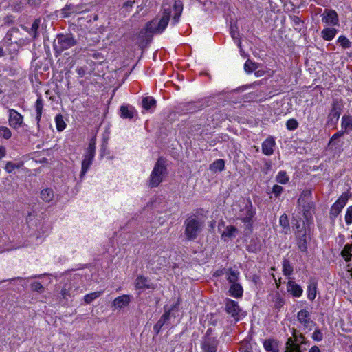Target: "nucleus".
Here are the masks:
<instances>
[{"label":"nucleus","mask_w":352,"mask_h":352,"mask_svg":"<svg viewBox=\"0 0 352 352\" xmlns=\"http://www.w3.org/2000/svg\"><path fill=\"white\" fill-rule=\"evenodd\" d=\"M183 3L179 0L174 1L173 8L170 5L163 3L162 8V16L160 19H153L152 21L148 22L146 25V30L147 32L152 34H162L166 28L172 13V10L174 14L172 18L171 24L175 25L179 23L180 16L183 12Z\"/></svg>","instance_id":"nucleus-1"},{"label":"nucleus","mask_w":352,"mask_h":352,"mask_svg":"<svg viewBox=\"0 0 352 352\" xmlns=\"http://www.w3.org/2000/svg\"><path fill=\"white\" fill-rule=\"evenodd\" d=\"M236 219L240 220L245 226V230L250 233L253 230L254 217L256 210L250 199L240 200L233 206L232 208Z\"/></svg>","instance_id":"nucleus-2"},{"label":"nucleus","mask_w":352,"mask_h":352,"mask_svg":"<svg viewBox=\"0 0 352 352\" xmlns=\"http://www.w3.org/2000/svg\"><path fill=\"white\" fill-rule=\"evenodd\" d=\"M167 174L166 160L162 157H159L148 178L149 187H157L164 181Z\"/></svg>","instance_id":"nucleus-3"},{"label":"nucleus","mask_w":352,"mask_h":352,"mask_svg":"<svg viewBox=\"0 0 352 352\" xmlns=\"http://www.w3.org/2000/svg\"><path fill=\"white\" fill-rule=\"evenodd\" d=\"M299 210L302 212L304 218L308 221L312 218L315 204L311 199V191H303L298 200Z\"/></svg>","instance_id":"nucleus-4"},{"label":"nucleus","mask_w":352,"mask_h":352,"mask_svg":"<svg viewBox=\"0 0 352 352\" xmlns=\"http://www.w3.org/2000/svg\"><path fill=\"white\" fill-rule=\"evenodd\" d=\"M184 234L188 241H192L198 237L201 232L202 223L195 217H189L184 221Z\"/></svg>","instance_id":"nucleus-5"},{"label":"nucleus","mask_w":352,"mask_h":352,"mask_svg":"<svg viewBox=\"0 0 352 352\" xmlns=\"http://www.w3.org/2000/svg\"><path fill=\"white\" fill-rule=\"evenodd\" d=\"M96 138L93 137L90 140L89 145L86 149L85 154L84 155V158L82 161L81 171L80 175L81 179L85 175L86 173L88 171L91 165L92 164L96 153Z\"/></svg>","instance_id":"nucleus-6"},{"label":"nucleus","mask_w":352,"mask_h":352,"mask_svg":"<svg viewBox=\"0 0 352 352\" xmlns=\"http://www.w3.org/2000/svg\"><path fill=\"white\" fill-rule=\"evenodd\" d=\"M296 320L300 324V329L305 333L311 331L316 324L311 318V313L306 309L298 311Z\"/></svg>","instance_id":"nucleus-7"},{"label":"nucleus","mask_w":352,"mask_h":352,"mask_svg":"<svg viewBox=\"0 0 352 352\" xmlns=\"http://www.w3.org/2000/svg\"><path fill=\"white\" fill-rule=\"evenodd\" d=\"M349 199V196L348 193H342L331 206L329 212V217L331 220H335L339 216L342 209L346 206Z\"/></svg>","instance_id":"nucleus-8"},{"label":"nucleus","mask_w":352,"mask_h":352,"mask_svg":"<svg viewBox=\"0 0 352 352\" xmlns=\"http://www.w3.org/2000/svg\"><path fill=\"white\" fill-rule=\"evenodd\" d=\"M320 16L322 22L327 26L336 27L340 25L339 16L333 9H324Z\"/></svg>","instance_id":"nucleus-9"},{"label":"nucleus","mask_w":352,"mask_h":352,"mask_svg":"<svg viewBox=\"0 0 352 352\" xmlns=\"http://www.w3.org/2000/svg\"><path fill=\"white\" fill-rule=\"evenodd\" d=\"M210 332L211 329H208L203 338L201 342L202 352H217L219 341L215 337L210 335Z\"/></svg>","instance_id":"nucleus-10"},{"label":"nucleus","mask_w":352,"mask_h":352,"mask_svg":"<svg viewBox=\"0 0 352 352\" xmlns=\"http://www.w3.org/2000/svg\"><path fill=\"white\" fill-rule=\"evenodd\" d=\"M293 336L294 340L292 338L287 339L285 352H302L300 349V344L304 343L305 336L302 334H300L298 337L296 336L295 330L294 331Z\"/></svg>","instance_id":"nucleus-11"},{"label":"nucleus","mask_w":352,"mask_h":352,"mask_svg":"<svg viewBox=\"0 0 352 352\" xmlns=\"http://www.w3.org/2000/svg\"><path fill=\"white\" fill-rule=\"evenodd\" d=\"M342 105L338 100H334L332 103L331 109L328 115V122L331 125L336 124L339 120Z\"/></svg>","instance_id":"nucleus-12"},{"label":"nucleus","mask_w":352,"mask_h":352,"mask_svg":"<svg viewBox=\"0 0 352 352\" xmlns=\"http://www.w3.org/2000/svg\"><path fill=\"white\" fill-rule=\"evenodd\" d=\"M225 309L236 321L239 320L241 309L236 301L227 298L225 303Z\"/></svg>","instance_id":"nucleus-13"},{"label":"nucleus","mask_w":352,"mask_h":352,"mask_svg":"<svg viewBox=\"0 0 352 352\" xmlns=\"http://www.w3.org/2000/svg\"><path fill=\"white\" fill-rule=\"evenodd\" d=\"M295 239L296 245L300 251L306 252L308 248L309 236L307 231L295 232Z\"/></svg>","instance_id":"nucleus-14"},{"label":"nucleus","mask_w":352,"mask_h":352,"mask_svg":"<svg viewBox=\"0 0 352 352\" xmlns=\"http://www.w3.org/2000/svg\"><path fill=\"white\" fill-rule=\"evenodd\" d=\"M9 125L14 129H19L23 123V117L17 111L14 109L9 110Z\"/></svg>","instance_id":"nucleus-15"},{"label":"nucleus","mask_w":352,"mask_h":352,"mask_svg":"<svg viewBox=\"0 0 352 352\" xmlns=\"http://www.w3.org/2000/svg\"><path fill=\"white\" fill-rule=\"evenodd\" d=\"M287 291L292 296L299 298L303 293L302 287L297 284L295 281L289 280L287 283Z\"/></svg>","instance_id":"nucleus-16"},{"label":"nucleus","mask_w":352,"mask_h":352,"mask_svg":"<svg viewBox=\"0 0 352 352\" xmlns=\"http://www.w3.org/2000/svg\"><path fill=\"white\" fill-rule=\"evenodd\" d=\"M54 47L56 56H61L62 53L66 50V36L64 35L58 36L54 41Z\"/></svg>","instance_id":"nucleus-17"},{"label":"nucleus","mask_w":352,"mask_h":352,"mask_svg":"<svg viewBox=\"0 0 352 352\" xmlns=\"http://www.w3.org/2000/svg\"><path fill=\"white\" fill-rule=\"evenodd\" d=\"M135 285L138 289H155V285L151 283L148 278L144 276L139 275L135 280Z\"/></svg>","instance_id":"nucleus-18"},{"label":"nucleus","mask_w":352,"mask_h":352,"mask_svg":"<svg viewBox=\"0 0 352 352\" xmlns=\"http://www.w3.org/2000/svg\"><path fill=\"white\" fill-rule=\"evenodd\" d=\"M276 145L274 138L270 137L265 140L262 143V152L267 156H270L274 153V148Z\"/></svg>","instance_id":"nucleus-19"},{"label":"nucleus","mask_w":352,"mask_h":352,"mask_svg":"<svg viewBox=\"0 0 352 352\" xmlns=\"http://www.w3.org/2000/svg\"><path fill=\"white\" fill-rule=\"evenodd\" d=\"M172 309L165 311L164 314L153 327V330L156 334H158L162 327L170 320Z\"/></svg>","instance_id":"nucleus-20"},{"label":"nucleus","mask_w":352,"mask_h":352,"mask_svg":"<svg viewBox=\"0 0 352 352\" xmlns=\"http://www.w3.org/2000/svg\"><path fill=\"white\" fill-rule=\"evenodd\" d=\"M131 302V296L127 294H124L116 298L112 305L116 309H122L127 306Z\"/></svg>","instance_id":"nucleus-21"},{"label":"nucleus","mask_w":352,"mask_h":352,"mask_svg":"<svg viewBox=\"0 0 352 352\" xmlns=\"http://www.w3.org/2000/svg\"><path fill=\"white\" fill-rule=\"evenodd\" d=\"M338 32V30L334 27L327 26L321 31V37L326 41H331L335 38Z\"/></svg>","instance_id":"nucleus-22"},{"label":"nucleus","mask_w":352,"mask_h":352,"mask_svg":"<svg viewBox=\"0 0 352 352\" xmlns=\"http://www.w3.org/2000/svg\"><path fill=\"white\" fill-rule=\"evenodd\" d=\"M229 295L235 298H240L243 294V288L239 283L230 285L228 290Z\"/></svg>","instance_id":"nucleus-23"},{"label":"nucleus","mask_w":352,"mask_h":352,"mask_svg":"<svg viewBox=\"0 0 352 352\" xmlns=\"http://www.w3.org/2000/svg\"><path fill=\"white\" fill-rule=\"evenodd\" d=\"M156 100L152 96H146L142 98V106L147 111L153 112L156 107Z\"/></svg>","instance_id":"nucleus-24"},{"label":"nucleus","mask_w":352,"mask_h":352,"mask_svg":"<svg viewBox=\"0 0 352 352\" xmlns=\"http://www.w3.org/2000/svg\"><path fill=\"white\" fill-rule=\"evenodd\" d=\"M317 283L314 279H311L308 283L307 292V298L314 301L316 297L317 294Z\"/></svg>","instance_id":"nucleus-25"},{"label":"nucleus","mask_w":352,"mask_h":352,"mask_svg":"<svg viewBox=\"0 0 352 352\" xmlns=\"http://www.w3.org/2000/svg\"><path fill=\"white\" fill-rule=\"evenodd\" d=\"M120 116L124 119H132L136 113L135 109L132 106H124L120 107Z\"/></svg>","instance_id":"nucleus-26"},{"label":"nucleus","mask_w":352,"mask_h":352,"mask_svg":"<svg viewBox=\"0 0 352 352\" xmlns=\"http://www.w3.org/2000/svg\"><path fill=\"white\" fill-rule=\"evenodd\" d=\"M341 128L345 133H349L352 131V116L344 115L342 117Z\"/></svg>","instance_id":"nucleus-27"},{"label":"nucleus","mask_w":352,"mask_h":352,"mask_svg":"<svg viewBox=\"0 0 352 352\" xmlns=\"http://www.w3.org/2000/svg\"><path fill=\"white\" fill-rule=\"evenodd\" d=\"M237 228L232 226H228L225 228V230L221 233V238L224 241L230 239L236 236Z\"/></svg>","instance_id":"nucleus-28"},{"label":"nucleus","mask_w":352,"mask_h":352,"mask_svg":"<svg viewBox=\"0 0 352 352\" xmlns=\"http://www.w3.org/2000/svg\"><path fill=\"white\" fill-rule=\"evenodd\" d=\"M19 34V30L17 28H12L5 36V40L10 43H17V38Z\"/></svg>","instance_id":"nucleus-29"},{"label":"nucleus","mask_w":352,"mask_h":352,"mask_svg":"<svg viewBox=\"0 0 352 352\" xmlns=\"http://www.w3.org/2000/svg\"><path fill=\"white\" fill-rule=\"evenodd\" d=\"M226 275L230 285L238 283L239 272L237 270L229 268L226 270Z\"/></svg>","instance_id":"nucleus-30"},{"label":"nucleus","mask_w":352,"mask_h":352,"mask_svg":"<svg viewBox=\"0 0 352 352\" xmlns=\"http://www.w3.org/2000/svg\"><path fill=\"white\" fill-rule=\"evenodd\" d=\"M265 349L268 352H278V345L274 339H267L263 342Z\"/></svg>","instance_id":"nucleus-31"},{"label":"nucleus","mask_w":352,"mask_h":352,"mask_svg":"<svg viewBox=\"0 0 352 352\" xmlns=\"http://www.w3.org/2000/svg\"><path fill=\"white\" fill-rule=\"evenodd\" d=\"M55 197L54 192L52 189L51 188H45L43 189L41 192V198L45 201V202H52L54 201Z\"/></svg>","instance_id":"nucleus-32"},{"label":"nucleus","mask_w":352,"mask_h":352,"mask_svg":"<svg viewBox=\"0 0 352 352\" xmlns=\"http://www.w3.org/2000/svg\"><path fill=\"white\" fill-rule=\"evenodd\" d=\"M341 256L346 262H349L352 260V243L346 244L341 251Z\"/></svg>","instance_id":"nucleus-33"},{"label":"nucleus","mask_w":352,"mask_h":352,"mask_svg":"<svg viewBox=\"0 0 352 352\" xmlns=\"http://www.w3.org/2000/svg\"><path fill=\"white\" fill-rule=\"evenodd\" d=\"M279 224L283 228L284 234H288L290 230V226L289 219L286 214H283L280 217Z\"/></svg>","instance_id":"nucleus-34"},{"label":"nucleus","mask_w":352,"mask_h":352,"mask_svg":"<svg viewBox=\"0 0 352 352\" xmlns=\"http://www.w3.org/2000/svg\"><path fill=\"white\" fill-rule=\"evenodd\" d=\"M292 223L294 232L298 231H307L305 222L302 221L300 219L293 217Z\"/></svg>","instance_id":"nucleus-35"},{"label":"nucleus","mask_w":352,"mask_h":352,"mask_svg":"<svg viewBox=\"0 0 352 352\" xmlns=\"http://www.w3.org/2000/svg\"><path fill=\"white\" fill-rule=\"evenodd\" d=\"M294 271L293 266L287 259H284L283 261V273L285 276H290Z\"/></svg>","instance_id":"nucleus-36"},{"label":"nucleus","mask_w":352,"mask_h":352,"mask_svg":"<svg viewBox=\"0 0 352 352\" xmlns=\"http://www.w3.org/2000/svg\"><path fill=\"white\" fill-rule=\"evenodd\" d=\"M336 43L339 44L344 50L349 49L352 45L351 42L344 35H340L338 38Z\"/></svg>","instance_id":"nucleus-37"},{"label":"nucleus","mask_w":352,"mask_h":352,"mask_svg":"<svg viewBox=\"0 0 352 352\" xmlns=\"http://www.w3.org/2000/svg\"><path fill=\"white\" fill-rule=\"evenodd\" d=\"M225 167V161L222 159H218L214 161L210 166V169L212 171H222Z\"/></svg>","instance_id":"nucleus-38"},{"label":"nucleus","mask_w":352,"mask_h":352,"mask_svg":"<svg viewBox=\"0 0 352 352\" xmlns=\"http://www.w3.org/2000/svg\"><path fill=\"white\" fill-rule=\"evenodd\" d=\"M41 19H36L32 23V27L30 30V34L34 38H36L38 36V30L40 26Z\"/></svg>","instance_id":"nucleus-39"},{"label":"nucleus","mask_w":352,"mask_h":352,"mask_svg":"<svg viewBox=\"0 0 352 352\" xmlns=\"http://www.w3.org/2000/svg\"><path fill=\"white\" fill-rule=\"evenodd\" d=\"M258 68L256 63L248 59L244 64V70L247 74H251Z\"/></svg>","instance_id":"nucleus-40"},{"label":"nucleus","mask_w":352,"mask_h":352,"mask_svg":"<svg viewBox=\"0 0 352 352\" xmlns=\"http://www.w3.org/2000/svg\"><path fill=\"white\" fill-rule=\"evenodd\" d=\"M102 293V291H99L87 294L84 296V300L86 304H90L93 300L100 296Z\"/></svg>","instance_id":"nucleus-41"},{"label":"nucleus","mask_w":352,"mask_h":352,"mask_svg":"<svg viewBox=\"0 0 352 352\" xmlns=\"http://www.w3.org/2000/svg\"><path fill=\"white\" fill-rule=\"evenodd\" d=\"M274 307L280 310L285 304V298L278 293H276L274 296Z\"/></svg>","instance_id":"nucleus-42"},{"label":"nucleus","mask_w":352,"mask_h":352,"mask_svg":"<svg viewBox=\"0 0 352 352\" xmlns=\"http://www.w3.org/2000/svg\"><path fill=\"white\" fill-rule=\"evenodd\" d=\"M3 191L6 193H10L14 191V188L12 183V179L8 177H6L3 182Z\"/></svg>","instance_id":"nucleus-43"},{"label":"nucleus","mask_w":352,"mask_h":352,"mask_svg":"<svg viewBox=\"0 0 352 352\" xmlns=\"http://www.w3.org/2000/svg\"><path fill=\"white\" fill-rule=\"evenodd\" d=\"M23 165V162L14 163L12 162H8L5 166V170L8 173H11L15 168H20Z\"/></svg>","instance_id":"nucleus-44"},{"label":"nucleus","mask_w":352,"mask_h":352,"mask_svg":"<svg viewBox=\"0 0 352 352\" xmlns=\"http://www.w3.org/2000/svg\"><path fill=\"white\" fill-rule=\"evenodd\" d=\"M36 120L40 121L42 116V111L43 108V102L41 97H39L36 102Z\"/></svg>","instance_id":"nucleus-45"},{"label":"nucleus","mask_w":352,"mask_h":352,"mask_svg":"<svg viewBox=\"0 0 352 352\" xmlns=\"http://www.w3.org/2000/svg\"><path fill=\"white\" fill-rule=\"evenodd\" d=\"M289 180V177L285 171H280L276 177V181L281 184H286Z\"/></svg>","instance_id":"nucleus-46"},{"label":"nucleus","mask_w":352,"mask_h":352,"mask_svg":"<svg viewBox=\"0 0 352 352\" xmlns=\"http://www.w3.org/2000/svg\"><path fill=\"white\" fill-rule=\"evenodd\" d=\"M56 129L58 131H62L65 128V123L63 120V117L60 114H58L55 118Z\"/></svg>","instance_id":"nucleus-47"},{"label":"nucleus","mask_w":352,"mask_h":352,"mask_svg":"<svg viewBox=\"0 0 352 352\" xmlns=\"http://www.w3.org/2000/svg\"><path fill=\"white\" fill-rule=\"evenodd\" d=\"M298 127V121L294 118L289 119L286 122V128L289 131H294Z\"/></svg>","instance_id":"nucleus-48"},{"label":"nucleus","mask_w":352,"mask_h":352,"mask_svg":"<svg viewBox=\"0 0 352 352\" xmlns=\"http://www.w3.org/2000/svg\"><path fill=\"white\" fill-rule=\"evenodd\" d=\"M12 136V132L9 128L6 126H0V137L8 140Z\"/></svg>","instance_id":"nucleus-49"},{"label":"nucleus","mask_w":352,"mask_h":352,"mask_svg":"<svg viewBox=\"0 0 352 352\" xmlns=\"http://www.w3.org/2000/svg\"><path fill=\"white\" fill-rule=\"evenodd\" d=\"M134 3L135 1H127L124 2L121 9L122 12L124 14L129 13L133 7Z\"/></svg>","instance_id":"nucleus-50"},{"label":"nucleus","mask_w":352,"mask_h":352,"mask_svg":"<svg viewBox=\"0 0 352 352\" xmlns=\"http://www.w3.org/2000/svg\"><path fill=\"white\" fill-rule=\"evenodd\" d=\"M344 219L346 225L350 226L352 224V206H349L346 208Z\"/></svg>","instance_id":"nucleus-51"},{"label":"nucleus","mask_w":352,"mask_h":352,"mask_svg":"<svg viewBox=\"0 0 352 352\" xmlns=\"http://www.w3.org/2000/svg\"><path fill=\"white\" fill-rule=\"evenodd\" d=\"M311 337L314 340L320 342L322 340L323 335L320 329H315Z\"/></svg>","instance_id":"nucleus-52"},{"label":"nucleus","mask_w":352,"mask_h":352,"mask_svg":"<svg viewBox=\"0 0 352 352\" xmlns=\"http://www.w3.org/2000/svg\"><path fill=\"white\" fill-rule=\"evenodd\" d=\"M272 192L274 194L276 197H278L283 192V188L281 186L276 184L273 186Z\"/></svg>","instance_id":"nucleus-53"},{"label":"nucleus","mask_w":352,"mask_h":352,"mask_svg":"<svg viewBox=\"0 0 352 352\" xmlns=\"http://www.w3.org/2000/svg\"><path fill=\"white\" fill-rule=\"evenodd\" d=\"M31 289L33 291L38 292L39 293H41L43 292V285L38 283V282H34L31 284Z\"/></svg>","instance_id":"nucleus-54"},{"label":"nucleus","mask_w":352,"mask_h":352,"mask_svg":"<svg viewBox=\"0 0 352 352\" xmlns=\"http://www.w3.org/2000/svg\"><path fill=\"white\" fill-rule=\"evenodd\" d=\"M344 133H345L342 130L334 133L333 135V136L331 138L329 144L330 145V144H333L334 142V141H336L337 139L343 136Z\"/></svg>","instance_id":"nucleus-55"},{"label":"nucleus","mask_w":352,"mask_h":352,"mask_svg":"<svg viewBox=\"0 0 352 352\" xmlns=\"http://www.w3.org/2000/svg\"><path fill=\"white\" fill-rule=\"evenodd\" d=\"M230 34L234 39L237 38L239 36V33L236 31V29L232 25L230 26Z\"/></svg>","instance_id":"nucleus-56"},{"label":"nucleus","mask_w":352,"mask_h":352,"mask_svg":"<svg viewBox=\"0 0 352 352\" xmlns=\"http://www.w3.org/2000/svg\"><path fill=\"white\" fill-rule=\"evenodd\" d=\"M75 39L67 34V48L76 44Z\"/></svg>","instance_id":"nucleus-57"},{"label":"nucleus","mask_w":352,"mask_h":352,"mask_svg":"<svg viewBox=\"0 0 352 352\" xmlns=\"http://www.w3.org/2000/svg\"><path fill=\"white\" fill-rule=\"evenodd\" d=\"M12 23V19L11 16H8L4 19V25H10Z\"/></svg>","instance_id":"nucleus-58"},{"label":"nucleus","mask_w":352,"mask_h":352,"mask_svg":"<svg viewBox=\"0 0 352 352\" xmlns=\"http://www.w3.org/2000/svg\"><path fill=\"white\" fill-rule=\"evenodd\" d=\"M28 3L32 6H36L41 3V0H28Z\"/></svg>","instance_id":"nucleus-59"},{"label":"nucleus","mask_w":352,"mask_h":352,"mask_svg":"<svg viewBox=\"0 0 352 352\" xmlns=\"http://www.w3.org/2000/svg\"><path fill=\"white\" fill-rule=\"evenodd\" d=\"M6 155V149L3 146H0V159Z\"/></svg>","instance_id":"nucleus-60"},{"label":"nucleus","mask_w":352,"mask_h":352,"mask_svg":"<svg viewBox=\"0 0 352 352\" xmlns=\"http://www.w3.org/2000/svg\"><path fill=\"white\" fill-rule=\"evenodd\" d=\"M309 352H320V350L318 346H314L309 349Z\"/></svg>","instance_id":"nucleus-61"},{"label":"nucleus","mask_w":352,"mask_h":352,"mask_svg":"<svg viewBox=\"0 0 352 352\" xmlns=\"http://www.w3.org/2000/svg\"><path fill=\"white\" fill-rule=\"evenodd\" d=\"M239 352H252L248 346L242 347L240 349Z\"/></svg>","instance_id":"nucleus-62"},{"label":"nucleus","mask_w":352,"mask_h":352,"mask_svg":"<svg viewBox=\"0 0 352 352\" xmlns=\"http://www.w3.org/2000/svg\"><path fill=\"white\" fill-rule=\"evenodd\" d=\"M106 146H107V142L105 141H104V142L102 143V144L101 146V151H104V150L106 148Z\"/></svg>","instance_id":"nucleus-63"},{"label":"nucleus","mask_w":352,"mask_h":352,"mask_svg":"<svg viewBox=\"0 0 352 352\" xmlns=\"http://www.w3.org/2000/svg\"><path fill=\"white\" fill-rule=\"evenodd\" d=\"M294 22H295L296 24H298L300 22V19L298 17L295 16Z\"/></svg>","instance_id":"nucleus-64"}]
</instances>
